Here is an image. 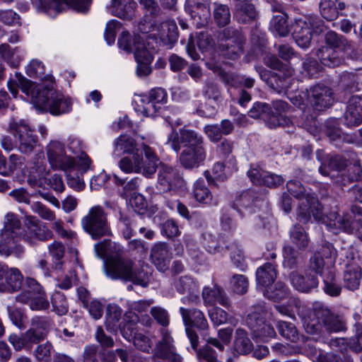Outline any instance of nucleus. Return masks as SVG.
Wrapping results in <instances>:
<instances>
[{
	"instance_id": "nucleus-50",
	"label": "nucleus",
	"mask_w": 362,
	"mask_h": 362,
	"mask_svg": "<svg viewBox=\"0 0 362 362\" xmlns=\"http://www.w3.org/2000/svg\"><path fill=\"white\" fill-rule=\"evenodd\" d=\"M283 266L290 269L298 267L300 261V253L290 245H284L283 247Z\"/></svg>"
},
{
	"instance_id": "nucleus-42",
	"label": "nucleus",
	"mask_w": 362,
	"mask_h": 362,
	"mask_svg": "<svg viewBox=\"0 0 362 362\" xmlns=\"http://www.w3.org/2000/svg\"><path fill=\"white\" fill-rule=\"evenodd\" d=\"M234 350L241 355H247L253 350V344L247 337V332L242 328H238L235 333Z\"/></svg>"
},
{
	"instance_id": "nucleus-57",
	"label": "nucleus",
	"mask_w": 362,
	"mask_h": 362,
	"mask_svg": "<svg viewBox=\"0 0 362 362\" xmlns=\"http://www.w3.org/2000/svg\"><path fill=\"white\" fill-rule=\"evenodd\" d=\"M349 160L344 156L339 154H329L327 157V168L333 172L337 173L346 169Z\"/></svg>"
},
{
	"instance_id": "nucleus-30",
	"label": "nucleus",
	"mask_w": 362,
	"mask_h": 362,
	"mask_svg": "<svg viewBox=\"0 0 362 362\" xmlns=\"http://www.w3.org/2000/svg\"><path fill=\"white\" fill-rule=\"evenodd\" d=\"M161 339L158 341L154 348L153 357L165 359L176 351L174 339L168 329L160 330Z\"/></svg>"
},
{
	"instance_id": "nucleus-60",
	"label": "nucleus",
	"mask_w": 362,
	"mask_h": 362,
	"mask_svg": "<svg viewBox=\"0 0 362 362\" xmlns=\"http://www.w3.org/2000/svg\"><path fill=\"white\" fill-rule=\"evenodd\" d=\"M160 233L168 239H173L180 235L178 223L173 218H169L160 224Z\"/></svg>"
},
{
	"instance_id": "nucleus-36",
	"label": "nucleus",
	"mask_w": 362,
	"mask_h": 362,
	"mask_svg": "<svg viewBox=\"0 0 362 362\" xmlns=\"http://www.w3.org/2000/svg\"><path fill=\"white\" fill-rule=\"evenodd\" d=\"M119 167L126 173H141L143 167V151L123 157L119 161Z\"/></svg>"
},
{
	"instance_id": "nucleus-9",
	"label": "nucleus",
	"mask_w": 362,
	"mask_h": 362,
	"mask_svg": "<svg viewBox=\"0 0 362 362\" xmlns=\"http://www.w3.org/2000/svg\"><path fill=\"white\" fill-rule=\"evenodd\" d=\"M21 292L15 297L16 302L29 304L33 310H45L49 308L42 286L33 278L26 277Z\"/></svg>"
},
{
	"instance_id": "nucleus-54",
	"label": "nucleus",
	"mask_w": 362,
	"mask_h": 362,
	"mask_svg": "<svg viewBox=\"0 0 362 362\" xmlns=\"http://www.w3.org/2000/svg\"><path fill=\"white\" fill-rule=\"evenodd\" d=\"M231 291L238 295H244L248 291L249 281L243 274H233L229 280Z\"/></svg>"
},
{
	"instance_id": "nucleus-63",
	"label": "nucleus",
	"mask_w": 362,
	"mask_h": 362,
	"mask_svg": "<svg viewBox=\"0 0 362 362\" xmlns=\"http://www.w3.org/2000/svg\"><path fill=\"white\" fill-rule=\"evenodd\" d=\"M64 171L66 173L67 185L70 187L77 191L84 188L85 183L83 180L79 177L78 172L76 170V163L71 168Z\"/></svg>"
},
{
	"instance_id": "nucleus-11",
	"label": "nucleus",
	"mask_w": 362,
	"mask_h": 362,
	"mask_svg": "<svg viewBox=\"0 0 362 362\" xmlns=\"http://www.w3.org/2000/svg\"><path fill=\"white\" fill-rule=\"evenodd\" d=\"M10 132L14 136L18 151L30 155L38 143V137L28 124L23 120L11 119L9 122Z\"/></svg>"
},
{
	"instance_id": "nucleus-18",
	"label": "nucleus",
	"mask_w": 362,
	"mask_h": 362,
	"mask_svg": "<svg viewBox=\"0 0 362 362\" xmlns=\"http://www.w3.org/2000/svg\"><path fill=\"white\" fill-rule=\"evenodd\" d=\"M260 77L265 80L267 86L277 93H281L287 90L292 82L294 81L293 78V69H286V70L272 72L268 74L267 70L260 71Z\"/></svg>"
},
{
	"instance_id": "nucleus-32",
	"label": "nucleus",
	"mask_w": 362,
	"mask_h": 362,
	"mask_svg": "<svg viewBox=\"0 0 362 362\" xmlns=\"http://www.w3.org/2000/svg\"><path fill=\"white\" fill-rule=\"evenodd\" d=\"M96 256L104 260L111 257H119L123 254L121 245L110 239H105L94 245Z\"/></svg>"
},
{
	"instance_id": "nucleus-47",
	"label": "nucleus",
	"mask_w": 362,
	"mask_h": 362,
	"mask_svg": "<svg viewBox=\"0 0 362 362\" xmlns=\"http://www.w3.org/2000/svg\"><path fill=\"white\" fill-rule=\"evenodd\" d=\"M232 241L228 237L221 235L217 239L210 233L204 235V245L207 251L210 253H216L222 252L226 249V245H230Z\"/></svg>"
},
{
	"instance_id": "nucleus-14",
	"label": "nucleus",
	"mask_w": 362,
	"mask_h": 362,
	"mask_svg": "<svg viewBox=\"0 0 362 362\" xmlns=\"http://www.w3.org/2000/svg\"><path fill=\"white\" fill-rule=\"evenodd\" d=\"M307 100L316 111H324L329 108L334 102V93L331 88L324 83H316L306 89Z\"/></svg>"
},
{
	"instance_id": "nucleus-62",
	"label": "nucleus",
	"mask_w": 362,
	"mask_h": 362,
	"mask_svg": "<svg viewBox=\"0 0 362 362\" xmlns=\"http://www.w3.org/2000/svg\"><path fill=\"white\" fill-rule=\"evenodd\" d=\"M139 4L144 11L146 17L156 19L160 16L163 11L156 0H139Z\"/></svg>"
},
{
	"instance_id": "nucleus-38",
	"label": "nucleus",
	"mask_w": 362,
	"mask_h": 362,
	"mask_svg": "<svg viewBox=\"0 0 362 362\" xmlns=\"http://www.w3.org/2000/svg\"><path fill=\"white\" fill-rule=\"evenodd\" d=\"M317 56L320 62L328 67H336L342 64L344 59L337 49L329 47H322L319 49Z\"/></svg>"
},
{
	"instance_id": "nucleus-29",
	"label": "nucleus",
	"mask_w": 362,
	"mask_h": 362,
	"mask_svg": "<svg viewBox=\"0 0 362 362\" xmlns=\"http://www.w3.org/2000/svg\"><path fill=\"white\" fill-rule=\"evenodd\" d=\"M136 3L133 0H112L110 13L121 19L131 21L134 16Z\"/></svg>"
},
{
	"instance_id": "nucleus-17",
	"label": "nucleus",
	"mask_w": 362,
	"mask_h": 362,
	"mask_svg": "<svg viewBox=\"0 0 362 362\" xmlns=\"http://www.w3.org/2000/svg\"><path fill=\"white\" fill-rule=\"evenodd\" d=\"M186 183L179 171L171 167L162 164L158 173V187L160 191L167 192L185 187Z\"/></svg>"
},
{
	"instance_id": "nucleus-10",
	"label": "nucleus",
	"mask_w": 362,
	"mask_h": 362,
	"mask_svg": "<svg viewBox=\"0 0 362 362\" xmlns=\"http://www.w3.org/2000/svg\"><path fill=\"white\" fill-rule=\"evenodd\" d=\"M83 230L94 240L112 234L107 223V215L100 206L90 209L88 214L81 219Z\"/></svg>"
},
{
	"instance_id": "nucleus-27",
	"label": "nucleus",
	"mask_w": 362,
	"mask_h": 362,
	"mask_svg": "<svg viewBox=\"0 0 362 362\" xmlns=\"http://www.w3.org/2000/svg\"><path fill=\"white\" fill-rule=\"evenodd\" d=\"M248 115L252 118L263 120L271 129L276 128L279 124L277 119L272 115L271 105L264 102H255L249 110Z\"/></svg>"
},
{
	"instance_id": "nucleus-45",
	"label": "nucleus",
	"mask_w": 362,
	"mask_h": 362,
	"mask_svg": "<svg viewBox=\"0 0 362 362\" xmlns=\"http://www.w3.org/2000/svg\"><path fill=\"white\" fill-rule=\"evenodd\" d=\"M23 158L17 154H11L8 159L0 151V174L10 176L16 170L18 165L22 164Z\"/></svg>"
},
{
	"instance_id": "nucleus-35",
	"label": "nucleus",
	"mask_w": 362,
	"mask_h": 362,
	"mask_svg": "<svg viewBox=\"0 0 362 362\" xmlns=\"http://www.w3.org/2000/svg\"><path fill=\"white\" fill-rule=\"evenodd\" d=\"M158 35L163 45L172 47L177 41L179 33L177 24L173 21H167L160 23Z\"/></svg>"
},
{
	"instance_id": "nucleus-51",
	"label": "nucleus",
	"mask_w": 362,
	"mask_h": 362,
	"mask_svg": "<svg viewBox=\"0 0 362 362\" xmlns=\"http://www.w3.org/2000/svg\"><path fill=\"white\" fill-rule=\"evenodd\" d=\"M134 54L136 62H152L153 56L146 47L144 39L139 35L134 36Z\"/></svg>"
},
{
	"instance_id": "nucleus-6",
	"label": "nucleus",
	"mask_w": 362,
	"mask_h": 362,
	"mask_svg": "<svg viewBox=\"0 0 362 362\" xmlns=\"http://www.w3.org/2000/svg\"><path fill=\"white\" fill-rule=\"evenodd\" d=\"M106 276L112 280L132 281L136 285L147 287L150 281L149 275L143 269H134V262L127 257H111L103 262Z\"/></svg>"
},
{
	"instance_id": "nucleus-56",
	"label": "nucleus",
	"mask_w": 362,
	"mask_h": 362,
	"mask_svg": "<svg viewBox=\"0 0 362 362\" xmlns=\"http://www.w3.org/2000/svg\"><path fill=\"white\" fill-rule=\"evenodd\" d=\"M122 315V309L115 304H109L105 314V327L113 329L119 322Z\"/></svg>"
},
{
	"instance_id": "nucleus-24",
	"label": "nucleus",
	"mask_w": 362,
	"mask_h": 362,
	"mask_svg": "<svg viewBox=\"0 0 362 362\" xmlns=\"http://www.w3.org/2000/svg\"><path fill=\"white\" fill-rule=\"evenodd\" d=\"M202 298L206 305H214L218 303L226 308L231 306V300L223 287L214 284L213 288L205 286L202 291Z\"/></svg>"
},
{
	"instance_id": "nucleus-23",
	"label": "nucleus",
	"mask_w": 362,
	"mask_h": 362,
	"mask_svg": "<svg viewBox=\"0 0 362 362\" xmlns=\"http://www.w3.org/2000/svg\"><path fill=\"white\" fill-rule=\"evenodd\" d=\"M151 260L158 270L164 272L169 267L172 253L168 243L159 242L154 244L151 249Z\"/></svg>"
},
{
	"instance_id": "nucleus-37",
	"label": "nucleus",
	"mask_w": 362,
	"mask_h": 362,
	"mask_svg": "<svg viewBox=\"0 0 362 362\" xmlns=\"http://www.w3.org/2000/svg\"><path fill=\"white\" fill-rule=\"evenodd\" d=\"M192 194L196 201L200 204L215 206L218 203L217 199L214 198L202 179H199L194 182Z\"/></svg>"
},
{
	"instance_id": "nucleus-49",
	"label": "nucleus",
	"mask_w": 362,
	"mask_h": 362,
	"mask_svg": "<svg viewBox=\"0 0 362 362\" xmlns=\"http://www.w3.org/2000/svg\"><path fill=\"white\" fill-rule=\"evenodd\" d=\"M289 289L281 281H277L273 287L268 288L264 291V296L267 298L274 302H279L288 298Z\"/></svg>"
},
{
	"instance_id": "nucleus-48",
	"label": "nucleus",
	"mask_w": 362,
	"mask_h": 362,
	"mask_svg": "<svg viewBox=\"0 0 362 362\" xmlns=\"http://www.w3.org/2000/svg\"><path fill=\"white\" fill-rule=\"evenodd\" d=\"M226 250L230 251V259L233 265L241 272H245L247 264L245 260L243 250L236 241H232L230 245H226Z\"/></svg>"
},
{
	"instance_id": "nucleus-61",
	"label": "nucleus",
	"mask_w": 362,
	"mask_h": 362,
	"mask_svg": "<svg viewBox=\"0 0 362 362\" xmlns=\"http://www.w3.org/2000/svg\"><path fill=\"white\" fill-rule=\"evenodd\" d=\"M325 41L327 44L326 47H332L334 49H338L339 51H341L348 42L345 37L334 31H329L326 33Z\"/></svg>"
},
{
	"instance_id": "nucleus-44",
	"label": "nucleus",
	"mask_w": 362,
	"mask_h": 362,
	"mask_svg": "<svg viewBox=\"0 0 362 362\" xmlns=\"http://www.w3.org/2000/svg\"><path fill=\"white\" fill-rule=\"evenodd\" d=\"M230 11L228 5L218 2L213 4V18L218 28H223L230 22Z\"/></svg>"
},
{
	"instance_id": "nucleus-25",
	"label": "nucleus",
	"mask_w": 362,
	"mask_h": 362,
	"mask_svg": "<svg viewBox=\"0 0 362 362\" xmlns=\"http://www.w3.org/2000/svg\"><path fill=\"white\" fill-rule=\"evenodd\" d=\"M291 28L293 38L297 45L302 48L308 47L312 40V31L305 17L295 19Z\"/></svg>"
},
{
	"instance_id": "nucleus-55",
	"label": "nucleus",
	"mask_w": 362,
	"mask_h": 362,
	"mask_svg": "<svg viewBox=\"0 0 362 362\" xmlns=\"http://www.w3.org/2000/svg\"><path fill=\"white\" fill-rule=\"evenodd\" d=\"M150 314L153 320L161 327L160 330L168 329L170 322V316L167 310L160 306H154L151 308Z\"/></svg>"
},
{
	"instance_id": "nucleus-8",
	"label": "nucleus",
	"mask_w": 362,
	"mask_h": 362,
	"mask_svg": "<svg viewBox=\"0 0 362 362\" xmlns=\"http://www.w3.org/2000/svg\"><path fill=\"white\" fill-rule=\"evenodd\" d=\"M180 313L185 326L186 334L190 341L192 348L196 349L199 346V337L194 328L200 332L202 339H205L209 328L208 321L204 313L197 308L187 309L181 307L180 308Z\"/></svg>"
},
{
	"instance_id": "nucleus-13",
	"label": "nucleus",
	"mask_w": 362,
	"mask_h": 362,
	"mask_svg": "<svg viewBox=\"0 0 362 362\" xmlns=\"http://www.w3.org/2000/svg\"><path fill=\"white\" fill-rule=\"evenodd\" d=\"M267 190L265 189H249L242 192L234 200L232 207L236 209L241 216L244 214L241 208L249 211L250 213L255 212L264 203H267Z\"/></svg>"
},
{
	"instance_id": "nucleus-31",
	"label": "nucleus",
	"mask_w": 362,
	"mask_h": 362,
	"mask_svg": "<svg viewBox=\"0 0 362 362\" xmlns=\"http://www.w3.org/2000/svg\"><path fill=\"white\" fill-rule=\"evenodd\" d=\"M23 276L17 268H8L5 276L0 283V292L14 293L23 286Z\"/></svg>"
},
{
	"instance_id": "nucleus-16",
	"label": "nucleus",
	"mask_w": 362,
	"mask_h": 362,
	"mask_svg": "<svg viewBox=\"0 0 362 362\" xmlns=\"http://www.w3.org/2000/svg\"><path fill=\"white\" fill-rule=\"evenodd\" d=\"M210 0H186L185 11L197 28L206 26L211 20Z\"/></svg>"
},
{
	"instance_id": "nucleus-34",
	"label": "nucleus",
	"mask_w": 362,
	"mask_h": 362,
	"mask_svg": "<svg viewBox=\"0 0 362 362\" xmlns=\"http://www.w3.org/2000/svg\"><path fill=\"white\" fill-rule=\"evenodd\" d=\"M277 277L276 264L267 262L257 268L256 281L258 286L267 288L271 286Z\"/></svg>"
},
{
	"instance_id": "nucleus-1",
	"label": "nucleus",
	"mask_w": 362,
	"mask_h": 362,
	"mask_svg": "<svg viewBox=\"0 0 362 362\" xmlns=\"http://www.w3.org/2000/svg\"><path fill=\"white\" fill-rule=\"evenodd\" d=\"M52 235V232L45 225L32 216H26L24 233H22L18 216L8 212L4 217V228L0 230V253L6 256L11 254L20 256L24 252L23 247L18 245L21 239L35 245L38 241L51 239Z\"/></svg>"
},
{
	"instance_id": "nucleus-21",
	"label": "nucleus",
	"mask_w": 362,
	"mask_h": 362,
	"mask_svg": "<svg viewBox=\"0 0 362 362\" xmlns=\"http://www.w3.org/2000/svg\"><path fill=\"white\" fill-rule=\"evenodd\" d=\"M323 131L329 141L337 147L341 146V144L344 143L353 142L351 136L343 132L338 118L327 119L324 123Z\"/></svg>"
},
{
	"instance_id": "nucleus-64",
	"label": "nucleus",
	"mask_w": 362,
	"mask_h": 362,
	"mask_svg": "<svg viewBox=\"0 0 362 362\" xmlns=\"http://www.w3.org/2000/svg\"><path fill=\"white\" fill-rule=\"evenodd\" d=\"M202 93L207 100L218 101L221 98V92L218 86L211 81H205Z\"/></svg>"
},
{
	"instance_id": "nucleus-15",
	"label": "nucleus",
	"mask_w": 362,
	"mask_h": 362,
	"mask_svg": "<svg viewBox=\"0 0 362 362\" xmlns=\"http://www.w3.org/2000/svg\"><path fill=\"white\" fill-rule=\"evenodd\" d=\"M343 255L346 258V259H343L345 264L343 278L344 287L349 290L355 291L360 286L362 278V269L352 249L345 250Z\"/></svg>"
},
{
	"instance_id": "nucleus-28",
	"label": "nucleus",
	"mask_w": 362,
	"mask_h": 362,
	"mask_svg": "<svg viewBox=\"0 0 362 362\" xmlns=\"http://www.w3.org/2000/svg\"><path fill=\"white\" fill-rule=\"evenodd\" d=\"M290 279L293 287L300 292L309 293L317 287L319 284L318 277L315 274L310 273L305 270V274H299L296 272L290 274Z\"/></svg>"
},
{
	"instance_id": "nucleus-26",
	"label": "nucleus",
	"mask_w": 362,
	"mask_h": 362,
	"mask_svg": "<svg viewBox=\"0 0 362 362\" xmlns=\"http://www.w3.org/2000/svg\"><path fill=\"white\" fill-rule=\"evenodd\" d=\"M362 177V167L358 162H356L347 170L333 173L331 178L334 184L340 186L341 188L347 187L349 185L358 182Z\"/></svg>"
},
{
	"instance_id": "nucleus-46",
	"label": "nucleus",
	"mask_w": 362,
	"mask_h": 362,
	"mask_svg": "<svg viewBox=\"0 0 362 362\" xmlns=\"http://www.w3.org/2000/svg\"><path fill=\"white\" fill-rule=\"evenodd\" d=\"M270 30L280 37H286L290 32L288 23V15L284 12H280L273 16L269 25Z\"/></svg>"
},
{
	"instance_id": "nucleus-4",
	"label": "nucleus",
	"mask_w": 362,
	"mask_h": 362,
	"mask_svg": "<svg viewBox=\"0 0 362 362\" xmlns=\"http://www.w3.org/2000/svg\"><path fill=\"white\" fill-rule=\"evenodd\" d=\"M166 144L177 153L183 147L178 160L186 170L199 168L206 159L204 138L194 130L181 128L177 132L173 129Z\"/></svg>"
},
{
	"instance_id": "nucleus-58",
	"label": "nucleus",
	"mask_w": 362,
	"mask_h": 362,
	"mask_svg": "<svg viewBox=\"0 0 362 362\" xmlns=\"http://www.w3.org/2000/svg\"><path fill=\"white\" fill-rule=\"evenodd\" d=\"M340 86L345 90L350 93L358 91V75L353 72H344L340 76Z\"/></svg>"
},
{
	"instance_id": "nucleus-40",
	"label": "nucleus",
	"mask_w": 362,
	"mask_h": 362,
	"mask_svg": "<svg viewBox=\"0 0 362 362\" xmlns=\"http://www.w3.org/2000/svg\"><path fill=\"white\" fill-rule=\"evenodd\" d=\"M142 151L143 153L145 155L146 161L143 160L141 172L145 176L150 177L156 173L158 164H160V165L162 164L159 162V158L151 148L144 144H142Z\"/></svg>"
},
{
	"instance_id": "nucleus-53",
	"label": "nucleus",
	"mask_w": 362,
	"mask_h": 362,
	"mask_svg": "<svg viewBox=\"0 0 362 362\" xmlns=\"http://www.w3.org/2000/svg\"><path fill=\"white\" fill-rule=\"evenodd\" d=\"M338 0H320L319 9L321 16L328 21L337 18V3Z\"/></svg>"
},
{
	"instance_id": "nucleus-2",
	"label": "nucleus",
	"mask_w": 362,
	"mask_h": 362,
	"mask_svg": "<svg viewBox=\"0 0 362 362\" xmlns=\"http://www.w3.org/2000/svg\"><path fill=\"white\" fill-rule=\"evenodd\" d=\"M16 79L10 78L7 85L13 97L18 93V88L30 96L34 105L41 112H49L53 115H60L71 111L72 103L52 87L35 85L20 72H16Z\"/></svg>"
},
{
	"instance_id": "nucleus-33",
	"label": "nucleus",
	"mask_w": 362,
	"mask_h": 362,
	"mask_svg": "<svg viewBox=\"0 0 362 362\" xmlns=\"http://www.w3.org/2000/svg\"><path fill=\"white\" fill-rule=\"evenodd\" d=\"M142 151L134 138L127 134H122L114 141L113 154L119 157L124 154L134 153Z\"/></svg>"
},
{
	"instance_id": "nucleus-5",
	"label": "nucleus",
	"mask_w": 362,
	"mask_h": 362,
	"mask_svg": "<svg viewBox=\"0 0 362 362\" xmlns=\"http://www.w3.org/2000/svg\"><path fill=\"white\" fill-rule=\"evenodd\" d=\"M294 305L305 331L309 334H320L323 329L327 332H337L345 329L344 322L323 303L316 302L310 309L297 300L294 301Z\"/></svg>"
},
{
	"instance_id": "nucleus-20",
	"label": "nucleus",
	"mask_w": 362,
	"mask_h": 362,
	"mask_svg": "<svg viewBox=\"0 0 362 362\" xmlns=\"http://www.w3.org/2000/svg\"><path fill=\"white\" fill-rule=\"evenodd\" d=\"M343 124L349 129L362 124V95H353L349 98L343 115Z\"/></svg>"
},
{
	"instance_id": "nucleus-39",
	"label": "nucleus",
	"mask_w": 362,
	"mask_h": 362,
	"mask_svg": "<svg viewBox=\"0 0 362 362\" xmlns=\"http://www.w3.org/2000/svg\"><path fill=\"white\" fill-rule=\"evenodd\" d=\"M272 110V115L277 119L278 127H289L292 124L291 119L284 114L288 112L290 105L288 103L282 100H273L270 104Z\"/></svg>"
},
{
	"instance_id": "nucleus-19",
	"label": "nucleus",
	"mask_w": 362,
	"mask_h": 362,
	"mask_svg": "<svg viewBox=\"0 0 362 362\" xmlns=\"http://www.w3.org/2000/svg\"><path fill=\"white\" fill-rule=\"evenodd\" d=\"M47 155L51 165L62 170L71 168L75 164V159L65 155L64 146L57 141H51L47 146Z\"/></svg>"
},
{
	"instance_id": "nucleus-43",
	"label": "nucleus",
	"mask_w": 362,
	"mask_h": 362,
	"mask_svg": "<svg viewBox=\"0 0 362 362\" xmlns=\"http://www.w3.org/2000/svg\"><path fill=\"white\" fill-rule=\"evenodd\" d=\"M290 240L298 250H305L309 245L310 238L305 228L299 223L293 225L289 230Z\"/></svg>"
},
{
	"instance_id": "nucleus-22",
	"label": "nucleus",
	"mask_w": 362,
	"mask_h": 362,
	"mask_svg": "<svg viewBox=\"0 0 362 362\" xmlns=\"http://www.w3.org/2000/svg\"><path fill=\"white\" fill-rule=\"evenodd\" d=\"M259 11L249 0L234 3L233 18L240 24L251 25L257 22Z\"/></svg>"
},
{
	"instance_id": "nucleus-3",
	"label": "nucleus",
	"mask_w": 362,
	"mask_h": 362,
	"mask_svg": "<svg viewBox=\"0 0 362 362\" xmlns=\"http://www.w3.org/2000/svg\"><path fill=\"white\" fill-rule=\"evenodd\" d=\"M52 325V320L48 316H34L30 320V327L28 330L20 335H10L8 341L16 351L23 349L30 351L37 344L33 351L36 361L52 362V344L49 341L40 344L47 339Z\"/></svg>"
},
{
	"instance_id": "nucleus-41",
	"label": "nucleus",
	"mask_w": 362,
	"mask_h": 362,
	"mask_svg": "<svg viewBox=\"0 0 362 362\" xmlns=\"http://www.w3.org/2000/svg\"><path fill=\"white\" fill-rule=\"evenodd\" d=\"M325 293L332 297L339 296L341 292V286L336 278L334 272L332 269H327L322 274Z\"/></svg>"
},
{
	"instance_id": "nucleus-52",
	"label": "nucleus",
	"mask_w": 362,
	"mask_h": 362,
	"mask_svg": "<svg viewBox=\"0 0 362 362\" xmlns=\"http://www.w3.org/2000/svg\"><path fill=\"white\" fill-rule=\"evenodd\" d=\"M276 327L280 335L284 338L289 340L293 343H296L298 341V331L296 325L293 323L281 320L277 322Z\"/></svg>"
},
{
	"instance_id": "nucleus-59",
	"label": "nucleus",
	"mask_w": 362,
	"mask_h": 362,
	"mask_svg": "<svg viewBox=\"0 0 362 362\" xmlns=\"http://www.w3.org/2000/svg\"><path fill=\"white\" fill-rule=\"evenodd\" d=\"M51 303L53 311L58 315H64L68 312V303L64 293L57 291L52 296Z\"/></svg>"
},
{
	"instance_id": "nucleus-7",
	"label": "nucleus",
	"mask_w": 362,
	"mask_h": 362,
	"mask_svg": "<svg viewBox=\"0 0 362 362\" xmlns=\"http://www.w3.org/2000/svg\"><path fill=\"white\" fill-rule=\"evenodd\" d=\"M267 310L265 303L261 302L252 307V311L246 317V325L250 334L257 342H265L276 337L274 328L267 320Z\"/></svg>"
},
{
	"instance_id": "nucleus-12",
	"label": "nucleus",
	"mask_w": 362,
	"mask_h": 362,
	"mask_svg": "<svg viewBox=\"0 0 362 362\" xmlns=\"http://www.w3.org/2000/svg\"><path fill=\"white\" fill-rule=\"evenodd\" d=\"M221 35V42L218 45L221 54L233 60L239 57L243 52L245 41L242 32L233 27H228L223 30Z\"/></svg>"
}]
</instances>
